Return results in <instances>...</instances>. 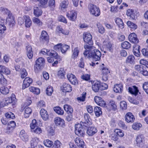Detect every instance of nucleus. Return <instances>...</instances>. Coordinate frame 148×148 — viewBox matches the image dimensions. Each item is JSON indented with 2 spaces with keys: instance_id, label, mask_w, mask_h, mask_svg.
<instances>
[{
  "instance_id": "1",
  "label": "nucleus",
  "mask_w": 148,
  "mask_h": 148,
  "mask_svg": "<svg viewBox=\"0 0 148 148\" xmlns=\"http://www.w3.org/2000/svg\"><path fill=\"white\" fill-rule=\"evenodd\" d=\"M85 50L84 53V56L86 58L90 57L93 62H99L101 60V53L98 49L93 46H89L86 44L84 46Z\"/></svg>"
},
{
  "instance_id": "2",
  "label": "nucleus",
  "mask_w": 148,
  "mask_h": 148,
  "mask_svg": "<svg viewBox=\"0 0 148 148\" xmlns=\"http://www.w3.org/2000/svg\"><path fill=\"white\" fill-rule=\"evenodd\" d=\"M87 125L84 124L82 122L80 124H75V133L76 135L80 137H84L85 135V127Z\"/></svg>"
},
{
  "instance_id": "3",
  "label": "nucleus",
  "mask_w": 148,
  "mask_h": 148,
  "mask_svg": "<svg viewBox=\"0 0 148 148\" xmlns=\"http://www.w3.org/2000/svg\"><path fill=\"white\" fill-rule=\"evenodd\" d=\"M108 85L106 84H100L99 82L94 81L92 83V88L93 90L95 92H97L99 90H102L108 88Z\"/></svg>"
},
{
  "instance_id": "4",
  "label": "nucleus",
  "mask_w": 148,
  "mask_h": 148,
  "mask_svg": "<svg viewBox=\"0 0 148 148\" xmlns=\"http://www.w3.org/2000/svg\"><path fill=\"white\" fill-rule=\"evenodd\" d=\"M74 141L77 146L74 143L70 142L69 144V148H85V143L82 139L77 137L75 139Z\"/></svg>"
},
{
  "instance_id": "5",
  "label": "nucleus",
  "mask_w": 148,
  "mask_h": 148,
  "mask_svg": "<svg viewBox=\"0 0 148 148\" xmlns=\"http://www.w3.org/2000/svg\"><path fill=\"white\" fill-rule=\"evenodd\" d=\"M45 63L44 59L42 57L39 58L36 61V64L34 66L35 70H40L43 67Z\"/></svg>"
},
{
  "instance_id": "6",
  "label": "nucleus",
  "mask_w": 148,
  "mask_h": 148,
  "mask_svg": "<svg viewBox=\"0 0 148 148\" xmlns=\"http://www.w3.org/2000/svg\"><path fill=\"white\" fill-rule=\"evenodd\" d=\"M41 53L44 55H47L49 56H52L55 59H57L58 57V54L55 51L53 50H49L45 49H42Z\"/></svg>"
},
{
  "instance_id": "7",
  "label": "nucleus",
  "mask_w": 148,
  "mask_h": 148,
  "mask_svg": "<svg viewBox=\"0 0 148 148\" xmlns=\"http://www.w3.org/2000/svg\"><path fill=\"white\" fill-rule=\"evenodd\" d=\"M83 38L84 42L89 45V46H92L93 44L92 40V36L91 34L87 32L84 33L83 35Z\"/></svg>"
},
{
  "instance_id": "8",
  "label": "nucleus",
  "mask_w": 148,
  "mask_h": 148,
  "mask_svg": "<svg viewBox=\"0 0 148 148\" xmlns=\"http://www.w3.org/2000/svg\"><path fill=\"white\" fill-rule=\"evenodd\" d=\"M5 10V12L6 14L8 15L7 20L8 23L10 27H12L14 25L15 23L14 18L9 10Z\"/></svg>"
},
{
  "instance_id": "9",
  "label": "nucleus",
  "mask_w": 148,
  "mask_h": 148,
  "mask_svg": "<svg viewBox=\"0 0 148 148\" xmlns=\"http://www.w3.org/2000/svg\"><path fill=\"white\" fill-rule=\"evenodd\" d=\"M135 69L138 72L144 76L148 75V72L146 70V67L142 65H137L135 66Z\"/></svg>"
},
{
  "instance_id": "10",
  "label": "nucleus",
  "mask_w": 148,
  "mask_h": 148,
  "mask_svg": "<svg viewBox=\"0 0 148 148\" xmlns=\"http://www.w3.org/2000/svg\"><path fill=\"white\" fill-rule=\"evenodd\" d=\"M16 98L14 94H12L11 97L6 98L5 101L1 102V104L3 107L8 105L9 103H11L15 101Z\"/></svg>"
},
{
  "instance_id": "11",
  "label": "nucleus",
  "mask_w": 148,
  "mask_h": 148,
  "mask_svg": "<svg viewBox=\"0 0 148 148\" xmlns=\"http://www.w3.org/2000/svg\"><path fill=\"white\" fill-rule=\"evenodd\" d=\"M66 16L70 21H75L77 18V13L74 10H72L68 12Z\"/></svg>"
},
{
  "instance_id": "12",
  "label": "nucleus",
  "mask_w": 148,
  "mask_h": 148,
  "mask_svg": "<svg viewBox=\"0 0 148 148\" xmlns=\"http://www.w3.org/2000/svg\"><path fill=\"white\" fill-rule=\"evenodd\" d=\"M54 121L57 126H59L62 127H64L65 126L64 120L60 117H55L54 119Z\"/></svg>"
},
{
  "instance_id": "13",
  "label": "nucleus",
  "mask_w": 148,
  "mask_h": 148,
  "mask_svg": "<svg viewBox=\"0 0 148 148\" xmlns=\"http://www.w3.org/2000/svg\"><path fill=\"white\" fill-rule=\"evenodd\" d=\"M97 132V129L94 126L89 127L88 128L86 133L89 136H92Z\"/></svg>"
},
{
  "instance_id": "14",
  "label": "nucleus",
  "mask_w": 148,
  "mask_h": 148,
  "mask_svg": "<svg viewBox=\"0 0 148 148\" xmlns=\"http://www.w3.org/2000/svg\"><path fill=\"white\" fill-rule=\"evenodd\" d=\"M33 80L29 77H26L24 79L22 86V89L28 87L32 82Z\"/></svg>"
},
{
  "instance_id": "15",
  "label": "nucleus",
  "mask_w": 148,
  "mask_h": 148,
  "mask_svg": "<svg viewBox=\"0 0 148 148\" xmlns=\"http://www.w3.org/2000/svg\"><path fill=\"white\" fill-rule=\"evenodd\" d=\"M125 119V121L128 123H132L135 119L134 116L130 112H128L126 114Z\"/></svg>"
},
{
  "instance_id": "16",
  "label": "nucleus",
  "mask_w": 148,
  "mask_h": 148,
  "mask_svg": "<svg viewBox=\"0 0 148 148\" xmlns=\"http://www.w3.org/2000/svg\"><path fill=\"white\" fill-rule=\"evenodd\" d=\"M67 78L69 80L72 84L76 85L78 83L77 80L75 76L72 73L68 74L67 75Z\"/></svg>"
},
{
  "instance_id": "17",
  "label": "nucleus",
  "mask_w": 148,
  "mask_h": 148,
  "mask_svg": "<svg viewBox=\"0 0 148 148\" xmlns=\"http://www.w3.org/2000/svg\"><path fill=\"white\" fill-rule=\"evenodd\" d=\"M94 100L96 103L100 106L104 107L106 105L105 102L99 96H95L94 98Z\"/></svg>"
},
{
  "instance_id": "18",
  "label": "nucleus",
  "mask_w": 148,
  "mask_h": 148,
  "mask_svg": "<svg viewBox=\"0 0 148 148\" xmlns=\"http://www.w3.org/2000/svg\"><path fill=\"white\" fill-rule=\"evenodd\" d=\"M129 40L130 42L134 43H138L139 42L137 36L134 33H132L129 35Z\"/></svg>"
},
{
  "instance_id": "19",
  "label": "nucleus",
  "mask_w": 148,
  "mask_h": 148,
  "mask_svg": "<svg viewBox=\"0 0 148 148\" xmlns=\"http://www.w3.org/2000/svg\"><path fill=\"white\" fill-rule=\"evenodd\" d=\"M26 47L27 56L29 59H31L33 56V52L32 50V47L27 45L26 46Z\"/></svg>"
},
{
  "instance_id": "20",
  "label": "nucleus",
  "mask_w": 148,
  "mask_h": 148,
  "mask_svg": "<svg viewBox=\"0 0 148 148\" xmlns=\"http://www.w3.org/2000/svg\"><path fill=\"white\" fill-rule=\"evenodd\" d=\"M136 141L138 146H140V145H142L144 142V137L143 135L139 134L138 135Z\"/></svg>"
},
{
  "instance_id": "21",
  "label": "nucleus",
  "mask_w": 148,
  "mask_h": 148,
  "mask_svg": "<svg viewBox=\"0 0 148 148\" xmlns=\"http://www.w3.org/2000/svg\"><path fill=\"white\" fill-rule=\"evenodd\" d=\"M128 92L131 94L136 96L139 92L138 87L134 86L131 87H129L128 89Z\"/></svg>"
},
{
  "instance_id": "22",
  "label": "nucleus",
  "mask_w": 148,
  "mask_h": 148,
  "mask_svg": "<svg viewBox=\"0 0 148 148\" xmlns=\"http://www.w3.org/2000/svg\"><path fill=\"white\" fill-rule=\"evenodd\" d=\"M62 89L63 92H70L72 90V88L70 84L64 83Z\"/></svg>"
},
{
  "instance_id": "23",
  "label": "nucleus",
  "mask_w": 148,
  "mask_h": 148,
  "mask_svg": "<svg viewBox=\"0 0 148 148\" xmlns=\"http://www.w3.org/2000/svg\"><path fill=\"white\" fill-rule=\"evenodd\" d=\"M114 90L116 93H121L123 90V86L122 84H116L114 86Z\"/></svg>"
},
{
  "instance_id": "24",
  "label": "nucleus",
  "mask_w": 148,
  "mask_h": 148,
  "mask_svg": "<svg viewBox=\"0 0 148 148\" xmlns=\"http://www.w3.org/2000/svg\"><path fill=\"white\" fill-rule=\"evenodd\" d=\"M49 36L47 32L45 31H43L40 36V40L41 41L44 42L49 40Z\"/></svg>"
},
{
  "instance_id": "25",
  "label": "nucleus",
  "mask_w": 148,
  "mask_h": 148,
  "mask_svg": "<svg viewBox=\"0 0 148 148\" xmlns=\"http://www.w3.org/2000/svg\"><path fill=\"white\" fill-rule=\"evenodd\" d=\"M40 114L44 120L47 121L48 120L49 115L46 110L43 109H42L40 110Z\"/></svg>"
},
{
  "instance_id": "26",
  "label": "nucleus",
  "mask_w": 148,
  "mask_h": 148,
  "mask_svg": "<svg viewBox=\"0 0 148 148\" xmlns=\"http://www.w3.org/2000/svg\"><path fill=\"white\" fill-rule=\"evenodd\" d=\"M114 21L117 25L121 29L123 28L124 23L122 20L119 18H117L115 19Z\"/></svg>"
},
{
  "instance_id": "27",
  "label": "nucleus",
  "mask_w": 148,
  "mask_h": 148,
  "mask_svg": "<svg viewBox=\"0 0 148 148\" xmlns=\"http://www.w3.org/2000/svg\"><path fill=\"white\" fill-rule=\"evenodd\" d=\"M25 20V26L26 27H29L32 25V21L29 16L25 15L23 16Z\"/></svg>"
},
{
  "instance_id": "28",
  "label": "nucleus",
  "mask_w": 148,
  "mask_h": 148,
  "mask_svg": "<svg viewBox=\"0 0 148 148\" xmlns=\"http://www.w3.org/2000/svg\"><path fill=\"white\" fill-rule=\"evenodd\" d=\"M94 111L97 117H99L102 114L101 108L99 107H95L94 109Z\"/></svg>"
},
{
  "instance_id": "29",
  "label": "nucleus",
  "mask_w": 148,
  "mask_h": 148,
  "mask_svg": "<svg viewBox=\"0 0 148 148\" xmlns=\"http://www.w3.org/2000/svg\"><path fill=\"white\" fill-rule=\"evenodd\" d=\"M72 54L71 56V58L75 59L78 56L79 53V48L76 47L73 50H72Z\"/></svg>"
},
{
  "instance_id": "30",
  "label": "nucleus",
  "mask_w": 148,
  "mask_h": 148,
  "mask_svg": "<svg viewBox=\"0 0 148 148\" xmlns=\"http://www.w3.org/2000/svg\"><path fill=\"white\" fill-rule=\"evenodd\" d=\"M136 12L134 10H127L126 14L127 16H129L132 19L135 18Z\"/></svg>"
},
{
  "instance_id": "31",
  "label": "nucleus",
  "mask_w": 148,
  "mask_h": 148,
  "mask_svg": "<svg viewBox=\"0 0 148 148\" xmlns=\"http://www.w3.org/2000/svg\"><path fill=\"white\" fill-rule=\"evenodd\" d=\"M135 58L133 55H130L128 56L127 58L126 61L131 64H134L135 63Z\"/></svg>"
},
{
  "instance_id": "32",
  "label": "nucleus",
  "mask_w": 148,
  "mask_h": 148,
  "mask_svg": "<svg viewBox=\"0 0 148 148\" xmlns=\"http://www.w3.org/2000/svg\"><path fill=\"white\" fill-rule=\"evenodd\" d=\"M66 74L65 70L63 68H61L58 71V77L61 79L64 78L65 75Z\"/></svg>"
},
{
  "instance_id": "33",
  "label": "nucleus",
  "mask_w": 148,
  "mask_h": 148,
  "mask_svg": "<svg viewBox=\"0 0 148 148\" xmlns=\"http://www.w3.org/2000/svg\"><path fill=\"white\" fill-rule=\"evenodd\" d=\"M39 142V140L38 138L36 137H33L31 141V145L33 147L36 146Z\"/></svg>"
},
{
  "instance_id": "34",
  "label": "nucleus",
  "mask_w": 148,
  "mask_h": 148,
  "mask_svg": "<svg viewBox=\"0 0 148 148\" xmlns=\"http://www.w3.org/2000/svg\"><path fill=\"white\" fill-rule=\"evenodd\" d=\"M135 47L133 46L134 54L136 56L138 57L140 56V52L139 50L140 46L137 45H135Z\"/></svg>"
},
{
  "instance_id": "35",
  "label": "nucleus",
  "mask_w": 148,
  "mask_h": 148,
  "mask_svg": "<svg viewBox=\"0 0 148 148\" xmlns=\"http://www.w3.org/2000/svg\"><path fill=\"white\" fill-rule=\"evenodd\" d=\"M55 127L54 126L51 125L47 128L48 133L50 136H53L55 134Z\"/></svg>"
},
{
  "instance_id": "36",
  "label": "nucleus",
  "mask_w": 148,
  "mask_h": 148,
  "mask_svg": "<svg viewBox=\"0 0 148 148\" xmlns=\"http://www.w3.org/2000/svg\"><path fill=\"white\" fill-rule=\"evenodd\" d=\"M64 110L68 114L72 113L73 111V110L72 107L67 104H65L64 106Z\"/></svg>"
},
{
  "instance_id": "37",
  "label": "nucleus",
  "mask_w": 148,
  "mask_h": 148,
  "mask_svg": "<svg viewBox=\"0 0 148 148\" xmlns=\"http://www.w3.org/2000/svg\"><path fill=\"white\" fill-rule=\"evenodd\" d=\"M32 110L29 107L26 108L24 111V116L25 118H28L32 112Z\"/></svg>"
},
{
  "instance_id": "38",
  "label": "nucleus",
  "mask_w": 148,
  "mask_h": 148,
  "mask_svg": "<svg viewBox=\"0 0 148 148\" xmlns=\"http://www.w3.org/2000/svg\"><path fill=\"white\" fill-rule=\"evenodd\" d=\"M29 89L30 92L34 94L38 95L40 93V89L38 88L31 86L29 88Z\"/></svg>"
},
{
  "instance_id": "39",
  "label": "nucleus",
  "mask_w": 148,
  "mask_h": 148,
  "mask_svg": "<svg viewBox=\"0 0 148 148\" xmlns=\"http://www.w3.org/2000/svg\"><path fill=\"white\" fill-rule=\"evenodd\" d=\"M54 110L56 113L58 114L62 115L64 114V110L60 107H54Z\"/></svg>"
},
{
  "instance_id": "40",
  "label": "nucleus",
  "mask_w": 148,
  "mask_h": 148,
  "mask_svg": "<svg viewBox=\"0 0 148 148\" xmlns=\"http://www.w3.org/2000/svg\"><path fill=\"white\" fill-rule=\"evenodd\" d=\"M127 24L129 27L133 30H135L137 28V25L130 21H128L127 23Z\"/></svg>"
},
{
  "instance_id": "41",
  "label": "nucleus",
  "mask_w": 148,
  "mask_h": 148,
  "mask_svg": "<svg viewBox=\"0 0 148 148\" xmlns=\"http://www.w3.org/2000/svg\"><path fill=\"white\" fill-rule=\"evenodd\" d=\"M142 125L140 123L135 122L132 125V128L134 130H138L142 127Z\"/></svg>"
},
{
  "instance_id": "42",
  "label": "nucleus",
  "mask_w": 148,
  "mask_h": 148,
  "mask_svg": "<svg viewBox=\"0 0 148 148\" xmlns=\"http://www.w3.org/2000/svg\"><path fill=\"white\" fill-rule=\"evenodd\" d=\"M121 45L122 48L126 49H129L131 46V44L127 41L121 43Z\"/></svg>"
},
{
  "instance_id": "43",
  "label": "nucleus",
  "mask_w": 148,
  "mask_h": 148,
  "mask_svg": "<svg viewBox=\"0 0 148 148\" xmlns=\"http://www.w3.org/2000/svg\"><path fill=\"white\" fill-rule=\"evenodd\" d=\"M70 48V47L69 45L65 44L61 45V51L62 53H65Z\"/></svg>"
},
{
  "instance_id": "44",
  "label": "nucleus",
  "mask_w": 148,
  "mask_h": 148,
  "mask_svg": "<svg viewBox=\"0 0 148 148\" xmlns=\"http://www.w3.org/2000/svg\"><path fill=\"white\" fill-rule=\"evenodd\" d=\"M9 90L7 87H2L0 88V92L3 94L7 95L9 93Z\"/></svg>"
},
{
  "instance_id": "45",
  "label": "nucleus",
  "mask_w": 148,
  "mask_h": 148,
  "mask_svg": "<svg viewBox=\"0 0 148 148\" xmlns=\"http://www.w3.org/2000/svg\"><path fill=\"white\" fill-rule=\"evenodd\" d=\"M114 132L117 136L118 135L119 137H123L124 135L123 131L119 129H115L114 130Z\"/></svg>"
},
{
  "instance_id": "46",
  "label": "nucleus",
  "mask_w": 148,
  "mask_h": 148,
  "mask_svg": "<svg viewBox=\"0 0 148 148\" xmlns=\"http://www.w3.org/2000/svg\"><path fill=\"white\" fill-rule=\"evenodd\" d=\"M68 4L69 2L68 1L64 0L61 3L60 6L61 9H66L68 6Z\"/></svg>"
},
{
  "instance_id": "47",
  "label": "nucleus",
  "mask_w": 148,
  "mask_h": 148,
  "mask_svg": "<svg viewBox=\"0 0 148 148\" xmlns=\"http://www.w3.org/2000/svg\"><path fill=\"white\" fill-rule=\"evenodd\" d=\"M100 10H90V12L92 15L95 16H98L100 14Z\"/></svg>"
},
{
  "instance_id": "48",
  "label": "nucleus",
  "mask_w": 148,
  "mask_h": 148,
  "mask_svg": "<svg viewBox=\"0 0 148 148\" xmlns=\"http://www.w3.org/2000/svg\"><path fill=\"white\" fill-rule=\"evenodd\" d=\"M48 5L50 8L54 9L56 6V2L55 0H49Z\"/></svg>"
},
{
  "instance_id": "49",
  "label": "nucleus",
  "mask_w": 148,
  "mask_h": 148,
  "mask_svg": "<svg viewBox=\"0 0 148 148\" xmlns=\"http://www.w3.org/2000/svg\"><path fill=\"white\" fill-rule=\"evenodd\" d=\"M7 83V81L4 78L3 75L0 73V84L3 85H4Z\"/></svg>"
},
{
  "instance_id": "50",
  "label": "nucleus",
  "mask_w": 148,
  "mask_h": 148,
  "mask_svg": "<svg viewBox=\"0 0 148 148\" xmlns=\"http://www.w3.org/2000/svg\"><path fill=\"white\" fill-rule=\"evenodd\" d=\"M44 145L46 147H50L53 145V142L49 139H47L44 141Z\"/></svg>"
},
{
  "instance_id": "51",
  "label": "nucleus",
  "mask_w": 148,
  "mask_h": 148,
  "mask_svg": "<svg viewBox=\"0 0 148 148\" xmlns=\"http://www.w3.org/2000/svg\"><path fill=\"white\" fill-rule=\"evenodd\" d=\"M109 104L111 108L114 111H115L117 109L116 103L113 100L109 102Z\"/></svg>"
},
{
  "instance_id": "52",
  "label": "nucleus",
  "mask_w": 148,
  "mask_h": 148,
  "mask_svg": "<svg viewBox=\"0 0 148 148\" xmlns=\"http://www.w3.org/2000/svg\"><path fill=\"white\" fill-rule=\"evenodd\" d=\"M32 21L34 23H36L38 26H41L42 25V22L38 18L34 17L32 19Z\"/></svg>"
},
{
  "instance_id": "53",
  "label": "nucleus",
  "mask_w": 148,
  "mask_h": 148,
  "mask_svg": "<svg viewBox=\"0 0 148 148\" xmlns=\"http://www.w3.org/2000/svg\"><path fill=\"white\" fill-rule=\"evenodd\" d=\"M53 92V88L51 86H48L47 88L46 93L49 96H51Z\"/></svg>"
},
{
  "instance_id": "54",
  "label": "nucleus",
  "mask_w": 148,
  "mask_h": 148,
  "mask_svg": "<svg viewBox=\"0 0 148 148\" xmlns=\"http://www.w3.org/2000/svg\"><path fill=\"white\" fill-rule=\"evenodd\" d=\"M84 118L85 120V121L84 122H82L84 123V124L86 125H87V126L88 125V124H89L88 123V121H89V114H88L86 113L84 114Z\"/></svg>"
},
{
  "instance_id": "55",
  "label": "nucleus",
  "mask_w": 148,
  "mask_h": 148,
  "mask_svg": "<svg viewBox=\"0 0 148 148\" xmlns=\"http://www.w3.org/2000/svg\"><path fill=\"white\" fill-rule=\"evenodd\" d=\"M5 116L6 117V119H13L15 118L14 114L11 112H9L5 113Z\"/></svg>"
},
{
  "instance_id": "56",
  "label": "nucleus",
  "mask_w": 148,
  "mask_h": 148,
  "mask_svg": "<svg viewBox=\"0 0 148 148\" xmlns=\"http://www.w3.org/2000/svg\"><path fill=\"white\" fill-rule=\"evenodd\" d=\"M15 122L14 121H11L8 123V127L7 129L8 130H10L11 128L15 127Z\"/></svg>"
},
{
  "instance_id": "57",
  "label": "nucleus",
  "mask_w": 148,
  "mask_h": 148,
  "mask_svg": "<svg viewBox=\"0 0 148 148\" xmlns=\"http://www.w3.org/2000/svg\"><path fill=\"white\" fill-rule=\"evenodd\" d=\"M62 143L58 140H56L54 143L53 148H60Z\"/></svg>"
},
{
  "instance_id": "58",
  "label": "nucleus",
  "mask_w": 148,
  "mask_h": 148,
  "mask_svg": "<svg viewBox=\"0 0 148 148\" xmlns=\"http://www.w3.org/2000/svg\"><path fill=\"white\" fill-rule=\"evenodd\" d=\"M37 106L38 108H41L45 107V102L42 100H40L38 101L37 103Z\"/></svg>"
},
{
  "instance_id": "59",
  "label": "nucleus",
  "mask_w": 148,
  "mask_h": 148,
  "mask_svg": "<svg viewBox=\"0 0 148 148\" xmlns=\"http://www.w3.org/2000/svg\"><path fill=\"white\" fill-rule=\"evenodd\" d=\"M120 108L122 110H125L127 108V104L126 102L124 101H121L120 103Z\"/></svg>"
},
{
  "instance_id": "60",
  "label": "nucleus",
  "mask_w": 148,
  "mask_h": 148,
  "mask_svg": "<svg viewBox=\"0 0 148 148\" xmlns=\"http://www.w3.org/2000/svg\"><path fill=\"white\" fill-rule=\"evenodd\" d=\"M86 93L83 92L82 94V96L78 97L77 98V99L78 101H84L85 100Z\"/></svg>"
},
{
  "instance_id": "61",
  "label": "nucleus",
  "mask_w": 148,
  "mask_h": 148,
  "mask_svg": "<svg viewBox=\"0 0 148 148\" xmlns=\"http://www.w3.org/2000/svg\"><path fill=\"white\" fill-rule=\"evenodd\" d=\"M58 20L60 22L66 24L67 23V21L66 18L63 16L61 15L59 16L58 17Z\"/></svg>"
},
{
  "instance_id": "62",
  "label": "nucleus",
  "mask_w": 148,
  "mask_h": 148,
  "mask_svg": "<svg viewBox=\"0 0 148 148\" xmlns=\"http://www.w3.org/2000/svg\"><path fill=\"white\" fill-rule=\"evenodd\" d=\"M97 26L99 29V32L102 34H103L105 32L104 27L101 25L100 24L99 25H97Z\"/></svg>"
},
{
  "instance_id": "63",
  "label": "nucleus",
  "mask_w": 148,
  "mask_h": 148,
  "mask_svg": "<svg viewBox=\"0 0 148 148\" xmlns=\"http://www.w3.org/2000/svg\"><path fill=\"white\" fill-rule=\"evenodd\" d=\"M42 14V10H34V14L36 17L41 16Z\"/></svg>"
},
{
  "instance_id": "64",
  "label": "nucleus",
  "mask_w": 148,
  "mask_h": 148,
  "mask_svg": "<svg viewBox=\"0 0 148 148\" xmlns=\"http://www.w3.org/2000/svg\"><path fill=\"white\" fill-rule=\"evenodd\" d=\"M143 87L144 90L148 95V82H145L143 85Z\"/></svg>"
}]
</instances>
